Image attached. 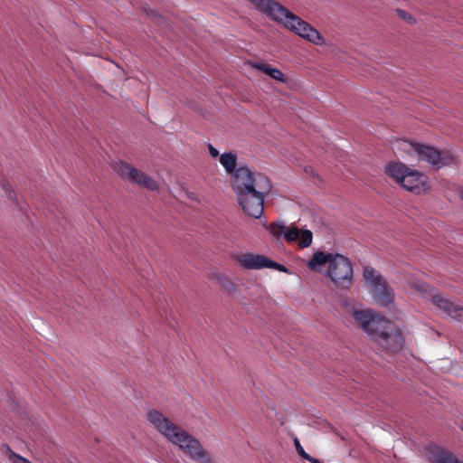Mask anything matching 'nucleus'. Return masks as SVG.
Masks as SVG:
<instances>
[{"mask_svg": "<svg viewBox=\"0 0 463 463\" xmlns=\"http://www.w3.org/2000/svg\"><path fill=\"white\" fill-rule=\"evenodd\" d=\"M231 185L243 212L250 217L260 218L265 196L272 188L269 178L251 171L247 165H241L232 175Z\"/></svg>", "mask_w": 463, "mask_h": 463, "instance_id": "obj_1", "label": "nucleus"}, {"mask_svg": "<svg viewBox=\"0 0 463 463\" xmlns=\"http://www.w3.org/2000/svg\"><path fill=\"white\" fill-rule=\"evenodd\" d=\"M146 417L147 420L158 432L165 436L168 441L178 446L190 458L201 463H215L197 439L174 423L170 419L165 417L162 412L151 409L147 411Z\"/></svg>", "mask_w": 463, "mask_h": 463, "instance_id": "obj_2", "label": "nucleus"}, {"mask_svg": "<svg viewBox=\"0 0 463 463\" xmlns=\"http://www.w3.org/2000/svg\"><path fill=\"white\" fill-rule=\"evenodd\" d=\"M260 13L265 14L277 24H283L287 29L300 37L316 44L322 45L325 40L320 33L308 23L294 14L288 8L275 0H247Z\"/></svg>", "mask_w": 463, "mask_h": 463, "instance_id": "obj_3", "label": "nucleus"}, {"mask_svg": "<svg viewBox=\"0 0 463 463\" xmlns=\"http://www.w3.org/2000/svg\"><path fill=\"white\" fill-rule=\"evenodd\" d=\"M377 347L388 354H396L404 345V337L399 327L392 322L384 319L370 337Z\"/></svg>", "mask_w": 463, "mask_h": 463, "instance_id": "obj_4", "label": "nucleus"}, {"mask_svg": "<svg viewBox=\"0 0 463 463\" xmlns=\"http://www.w3.org/2000/svg\"><path fill=\"white\" fill-rule=\"evenodd\" d=\"M326 275L335 285L349 288L353 284L351 261L342 254H335L326 270Z\"/></svg>", "mask_w": 463, "mask_h": 463, "instance_id": "obj_5", "label": "nucleus"}, {"mask_svg": "<svg viewBox=\"0 0 463 463\" xmlns=\"http://www.w3.org/2000/svg\"><path fill=\"white\" fill-rule=\"evenodd\" d=\"M113 168L121 178L127 179L132 184L151 191L158 189V184L154 179L128 163L122 161L116 162Z\"/></svg>", "mask_w": 463, "mask_h": 463, "instance_id": "obj_6", "label": "nucleus"}, {"mask_svg": "<svg viewBox=\"0 0 463 463\" xmlns=\"http://www.w3.org/2000/svg\"><path fill=\"white\" fill-rule=\"evenodd\" d=\"M416 154L420 160L424 161L435 169L449 165L454 161V156L449 150H438L437 148L419 144Z\"/></svg>", "mask_w": 463, "mask_h": 463, "instance_id": "obj_7", "label": "nucleus"}, {"mask_svg": "<svg viewBox=\"0 0 463 463\" xmlns=\"http://www.w3.org/2000/svg\"><path fill=\"white\" fill-rule=\"evenodd\" d=\"M236 260L241 267L247 269H262L267 268L289 273L287 267L261 254L242 253L241 255H237Z\"/></svg>", "mask_w": 463, "mask_h": 463, "instance_id": "obj_8", "label": "nucleus"}, {"mask_svg": "<svg viewBox=\"0 0 463 463\" xmlns=\"http://www.w3.org/2000/svg\"><path fill=\"white\" fill-rule=\"evenodd\" d=\"M355 324L360 326L371 337L380 326V321L384 318L377 317L370 310L354 309L351 313Z\"/></svg>", "mask_w": 463, "mask_h": 463, "instance_id": "obj_9", "label": "nucleus"}, {"mask_svg": "<svg viewBox=\"0 0 463 463\" xmlns=\"http://www.w3.org/2000/svg\"><path fill=\"white\" fill-rule=\"evenodd\" d=\"M400 184L406 190L420 194L429 189L427 177L420 172L409 168L404 175V181Z\"/></svg>", "mask_w": 463, "mask_h": 463, "instance_id": "obj_10", "label": "nucleus"}, {"mask_svg": "<svg viewBox=\"0 0 463 463\" xmlns=\"http://www.w3.org/2000/svg\"><path fill=\"white\" fill-rule=\"evenodd\" d=\"M431 302L449 317L463 322V307L445 298L439 293L432 294Z\"/></svg>", "mask_w": 463, "mask_h": 463, "instance_id": "obj_11", "label": "nucleus"}, {"mask_svg": "<svg viewBox=\"0 0 463 463\" xmlns=\"http://www.w3.org/2000/svg\"><path fill=\"white\" fill-rule=\"evenodd\" d=\"M426 455L428 459L434 463H463L460 462L450 451L436 445L428 447Z\"/></svg>", "mask_w": 463, "mask_h": 463, "instance_id": "obj_12", "label": "nucleus"}, {"mask_svg": "<svg viewBox=\"0 0 463 463\" xmlns=\"http://www.w3.org/2000/svg\"><path fill=\"white\" fill-rule=\"evenodd\" d=\"M375 301L382 307L390 306L394 300V291L387 281L372 289Z\"/></svg>", "mask_w": 463, "mask_h": 463, "instance_id": "obj_13", "label": "nucleus"}, {"mask_svg": "<svg viewBox=\"0 0 463 463\" xmlns=\"http://www.w3.org/2000/svg\"><path fill=\"white\" fill-rule=\"evenodd\" d=\"M409 167L402 162H390L385 165V174L398 184L404 181V175Z\"/></svg>", "mask_w": 463, "mask_h": 463, "instance_id": "obj_14", "label": "nucleus"}, {"mask_svg": "<svg viewBox=\"0 0 463 463\" xmlns=\"http://www.w3.org/2000/svg\"><path fill=\"white\" fill-rule=\"evenodd\" d=\"M363 277L365 282L370 286L372 289L386 281L383 276L378 270H376L374 268L371 266L364 267Z\"/></svg>", "mask_w": 463, "mask_h": 463, "instance_id": "obj_15", "label": "nucleus"}, {"mask_svg": "<svg viewBox=\"0 0 463 463\" xmlns=\"http://www.w3.org/2000/svg\"><path fill=\"white\" fill-rule=\"evenodd\" d=\"M335 254L324 251H317L312 255V258L307 262V267L312 270H319L321 266L326 263L330 266Z\"/></svg>", "mask_w": 463, "mask_h": 463, "instance_id": "obj_16", "label": "nucleus"}, {"mask_svg": "<svg viewBox=\"0 0 463 463\" xmlns=\"http://www.w3.org/2000/svg\"><path fill=\"white\" fill-rule=\"evenodd\" d=\"M252 66L254 68L263 71L264 73H266L267 75H269V77H271L272 79H274L276 80H279L281 82L286 81L283 72L277 68H273L267 63H261V62H255L252 64Z\"/></svg>", "mask_w": 463, "mask_h": 463, "instance_id": "obj_17", "label": "nucleus"}, {"mask_svg": "<svg viewBox=\"0 0 463 463\" xmlns=\"http://www.w3.org/2000/svg\"><path fill=\"white\" fill-rule=\"evenodd\" d=\"M220 163L231 176L237 171V156L232 152L223 153L220 156Z\"/></svg>", "mask_w": 463, "mask_h": 463, "instance_id": "obj_18", "label": "nucleus"}, {"mask_svg": "<svg viewBox=\"0 0 463 463\" xmlns=\"http://www.w3.org/2000/svg\"><path fill=\"white\" fill-rule=\"evenodd\" d=\"M419 143H413L406 139L396 140L394 149L408 155L416 154Z\"/></svg>", "mask_w": 463, "mask_h": 463, "instance_id": "obj_19", "label": "nucleus"}, {"mask_svg": "<svg viewBox=\"0 0 463 463\" xmlns=\"http://www.w3.org/2000/svg\"><path fill=\"white\" fill-rule=\"evenodd\" d=\"M214 279L218 281L220 287L222 288L228 293L233 294L236 292V285L227 277L221 274H216L214 276Z\"/></svg>", "mask_w": 463, "mask_h": 463, "instance_id": "obj_20", "label": "nucleus"}, {"mask_svg": "<svg viewBox=\"0 0 463 463\" xmlns=\"http://www.w3.org/2000/svg\"><path fill=\"white\" fill-rule=\"evenodd\" d=\"M266 228L269 231V232L275 237L284 236V232L286 231V227L282 222H272Z\"/></svg>", "mask_w": 463, "mask_h": 463, "instance_id": "obj_21", "label": "nucleus"}, {"mask_svg": "<svg viewBox=\"0 0 463 463\" xmlns=\"http://www.w3.org/2000/svg\"><path fill=\"white\" fill-rule=\"evenodd\" d=\"M313 235L309 230H303L299 232V245L302 248H307L312 243Z\"/></svg>", "mask_w": 463, "mask_h": 463, "instance_id": "obj_22", "label": "nucleus"}, {"mask_svg": "<svg viewBox=\"0 0 463 463\" xmlns=\"http://www.w3.org/2000/svg\"><path fill=\"white\" fill-rule=\"evenodd\" d=\"M299 230L297 227H292L284 232V238L288 241H295L299 237Z\"/></svg>", "mask_w": 463, "mask_h": 463, "instance_id": "obj_23", "label": "nucleus"}, {"mask_svg": "<svg viewBox=\"0 0 463 463\" xmlns=\"http://www.w3.org/2000/svg\"><path fill=\"white\" fill-rule=\"evenodd\" d=\"M294 445H295V448H296V450H297L298 454L301 458H305V459H307V460H311V459H310V455H309V454H307V453L304 450L303 447L301 446V444H300L299 440H298L297 438H295V439H294Z\"/></svg>", "mask_w": 463, "mask_h": 463, "instance_id": "obj_24", "label": "nucleus"}, {"mask_svg": "<svg viewBox=\"0 0 463 463\" xmlns=\"http://www.w3.org/2000/svg\"><path fill=\"white\" fill-rule=\"evenodd\" d=\"M397 14L402 19L406 20L410 24H413L415 22V19L404 10L397 9Z\"/></svg>", "mask_w": 463, "mask_h": 463, "instance_id": "obj_25", "label": "nucleus"}, {"mask_svg": "<svg viewBox=\"0 0 463 463\" xmlns=\"http://www.w3.org/2000/svg\"><path fill=\"white\" fill-rule=\"evenodd\" d=\"M209 153L213 157H217L219 156V152L216 148H214L211 144L208 146Z\"/></svg>", "mask_w": 463, "mask_h": 463, "instance_id": "obj_26", "label": "nucleus"}, {"mask_svg": "<svg viewBox=\"0 0 463 463\" xmlns=\"http://www.w3.org/2000/svg\"><path fill=\"white\" fill-rule=\"evenodd\" d=\"M8 198H9L10 200H14V198H15V194H14V191H10V192L8 193Z\"/></svg>", "mask_w": 463, "mask_h": 463, "instance_id": "obj_27", "label": "nucleus"}, {"mask_svg": "<svg viewBox=\"0 0 463 463\" xmlns=\"http://www.w3.org/2000/svg\"><path fill=\"white\" fill-rule=\"evenodd\" d=\"M310 459H311V460H308V461H309V462H311V463H323V462H321L319 459L315 458H313V457H311V456H310Z\"/></svg>", "mask_w": 463, "mask_h": 463, "instance_id": "obj_28", "label": "nucleus"}, {"mask_svg": "<svg viewBox=\"0 0 463 463\" xmlns=\"http://www.w3.org/2000/svg\"><path fill=\"white\" fill-rule=\"evenodd\" d=\"M461 198L463 199V191L461 192Z\"/></svg>", "mask_w": 463, "mask_h": 463, "instance_id": "obj_29", "label": "nucleus"}]
</instances>
